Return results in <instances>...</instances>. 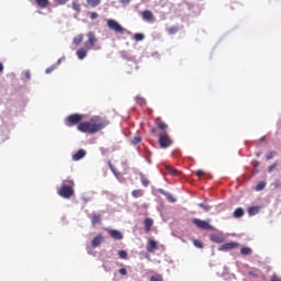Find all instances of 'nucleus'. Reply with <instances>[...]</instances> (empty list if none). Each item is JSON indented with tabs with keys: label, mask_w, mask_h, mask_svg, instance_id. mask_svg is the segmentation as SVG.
I'll return each mask as SVG.
<instances>
[{
	"label": "nucleus",
	"mask_w": 281,
	"mask_h": 281,
	"mask_svg": "<svg viewBox=\"0 0 281 281\" xmlns=\"http://www.w3.org/2000/svg\"><path fill=\"white\" fill-rule=\"evenodd\" d=\"M149 281H164V276L161 274H154L149 278Z\"/></svg>",
	"instance_id": "31"
},
{
	"label": "nucleus",
	"mask_w": 281,
	"mask_h": 281,
	"mask_svg": "<svg viewBox=\"0 0 281 281\" xmlns=\"http://www.w3.org/2000/svg\"><path fill=\"white\" fill-rule=\"evenodd\" d=\"M35 3L42 8L45 9L47 5H49V0H35Z\"/></svg>",
	"instance_id": "23"
},
{
	"label": "nucleus",
	"mask_w": 281,
	"mask_h": 281,
	"mask_svg": "<svg viewBox=\"0 0 281 281\" xmlns=\"http://www.w3.org/2000/svg\"><path fill=\"white\" fill-rule=\"evenodd\" d=\"M196 177H203V175H205V172L203 170H198L195 172Z\"/></svg>",
	"instance_id": "46"
},
{
	"label": "nucleus",
	"mask_w": 281,
	"mask_h": 281,
	"mask_svg": "<svg viewBox=\"0 0 281 281\" xmlns=\"http://www.w3.org/2000/svg\"><path fill=\"white\" fill-rule=\"evenodd\" d=\"M82 41H85V36H82V35H78V36L74 37V40H72L75 45H80V43H82Z\"/></svg>",
	"instance_id": "28"
},
{
	"label": "nucleus",
	"mask_w": 281,
	"mask_h": 281,
	"mask_svg": "<svg viewBox=\"0 0 281 281\" xmlns=\"http://www.w3.org/2000/svg\"><path fill=\"white\" fill-rule=\"evenodd\" d=\"M192 243H193L194 247H196L198 249H203V241L202 240L192 239Z\"/></svg>",
	"instance_id": "30"
},
{
	"label": "nucleus",
	"mask_w": 281,
	"mask_h": 281,
	"mask_svg": "<svg viewBox=\"0 0 281 281\" xmlns=\"http://www.w3.org/2000/svg\"><path fill=\"white\" fill-rule=\"evenodd\" d=\"M278 168V161L273 162L270 167H268V172H273Z\"/></svg>",
	"instance_id": "39"
},
{
	"label": "nucleus",
	"mask_w": 281,
	"mask_h": 281,
	"mask_svg": "<svg viewBox=\"0 0 281 281\" xmlns=\"http://www.w3.org/2000/svg\"><path fill=\"white\" fill-rule=\"evenodd\" d=\"M136 102H137V104H140V106L146 105V99H144L142 97H137Z\"/></svg>",
	"instance_id": "36"
},
{
	"label": "nucleus",
	"mask_w": 281,
	"mask_h": 281,
	"mask_svg": "<svg viewBox=\"0 0 281 281\" xmlns=\"http://www.w3.org/2000/svg\"><path fill=\"white\" fill-rule=\"evenodd\" d=\"M157 249H159V243H157V240L150 238L147 241L146 245V250L148 254H155V251H157Z\"/></svg>",
	"instance_id": "8"
},
{
	"label": "nucleus",
	"mask_w": 281,
	"mask_h": 281,
	"mask_svg": "<svg viewBox=\"0 0 281 281\" xmlns=\"http://www.w3.org/2000/svg\"><path fill=\"white\" fill-rule=\"evenodd\" d=\"M160 194H164V196H166L168 199V201H170V203H177V199H175V196L166 191H164V189L159 190Z\"/></svg>",
	"instance_id": "15"
},
{
	"label": "nucleus",
	"mask_w": 281,
	"mask_h": 281,
	"mask_svg": "<svg viewBox=\"0 0 281 281\" xmlns=\"http://www.w3.org/2000/svg\"><path fill=\"white\" fill-rule=\"evenodd\" d=\"M76 183L71 179L63 180L60 189L57 191V194L63 199H71L74 196V188Z\"/></svg>",
	"instance_id": "3"
},
{
	"label": "nucleus",
	"mask_w": 281,
	"mask_h": 281,
	"mask_svg": "<svg viewBox=\"0 0 281 281\" xmlns=\"http://www.w3.org/2000/svg\"><path fill=\"white\" fill-rule=\"evenodd\" d=\"M166 170L167 172H169V175H171L172 177H177V175H179V171H177V169H175L172 166L168 165L166 166Z\"/></svg>",
	"instance_id": "24"
},
{
	"label": "nucleus",
	"mask_w": 281,
	"mask_h": 281,
	"mask_svg": "<svg viewBox=\"0 0 281 281\" xmlns=\"http://www.w3.org/2000/svg\"><path fill=\"white\" fill-rule=\"evenodd\" d=\"M179 30H180L179 26H171V27L167 29V32H168V34H170L172 36L175 34H177V32H179Z\"/></svg>",
	"instance_id": "27"
},
{
	"label": "nucleus",
	"mask_w": 281,
	"mask_h": 281,
	"mask_svg": "<svg viewBox=\"0 0 281 281\" xmlns=\"http://www.w3.org/2000/svg\"><path fill=\"white\" fill-rule=\"evenodd\" d=\"M108 166L111 170V172H113L114 177L120 178V171H117V169H115V166H113V162H111V160L108 161Z\"/></svg>",
	"instance_id": "20"
},
{
	"label": "nucleus",
	"mask_w": 281,
	"mask_h": 281,
	"mask_svg": "<svg viewBox=\"0 0 281 281\" xmlns=\"http://www.w3.org/2000/svg\"><path fill=\"white\" fill-rule=\"evenodd\" d=\"M132 0H120V3H122L123 5H128V3H131Z\"/></svg>",
	"instance_id": "45"
},
{
	"label": "nucleus",
	"mask_w": 281,
	"mask_h": 281,
	"mask_svg": "<svg viewBox=\"0 0 281 281\" xmlns=\"http://www.w3.org/2000/svg\"><path fill=\"white\" fill-rule=\"evenodd\" d=\"M7 139H8V136H4V137L0 138V144L5 142Z\"/></svg>",
	"instance_id": "48"
},
{
	"label": "nucleus",
	"mask_w": 281,
	"mask_h": 281,
	"mask_svg": "<svg viewBox=\"0 0 281 281\" xmlns=\"http://www.w3.org/2000/svg\"><path fill=\"white\" fill-rule=\"evenodd\" d=\"M134 40L135 41H144V34H142V33L134 34Z\"/></svg>",
	"instance_id": "38"
},
{
	"label": "nucleus",
	"mask_w": 281,
	"mask_h": 281,
	"mask_svg": "<svg viewBox=\"0 0 281 281\" xmlns=\"http://www.w3.org/2000/svg\"><path fill=\"white\" fill-rule=\"evenodd\" d=\"M198 205H199V207L204 210V212H210V210H212V206H210L209 204H205V203H199Z\"/></svg>",
	"instance_id": "32"
},
{
	"label": "nucleus",
	"mask_w": 281,
	"mask_h": 281,
	"mask_svg": "<svg viewBox=\"0 0 281 281\" xmlns=\"http://www.w3.org/2000/svg\"><path fill=\"white\" fill-rule=\"evenodd\" d=\"M193 225H195V227H198L199 229H205L209 232H214V226H212L210 224V222L205 221V220H201V218H193L192 220Z\"/></svg>",
	"instance_id": "4"
},
{
	"label": "nucleus",
	"mask_w": 281,
	"mask_h": 281,
	"mask_svg": "<svg viewBox=\"0 0 281 281\" xmlns=\"http://www.w3.org/2000/svg\"><path fill=\"white\" fill-rule=\"evenodd\" d=\"M109 126V121L102 119L101 116H92L89 121L81 122L77 130L80 133H88L89 135H93L95 133H100L103 128Z\"/></svg>",
	"instance_id": "1"
},
{
	"label": "nucleus",
	"mask_w": 281,
	"mask_h": 281,
	"mask_svg": "<svg viewBox=\"0 0 281 281\" xmlns=\"http://www.w3.org/2000/svg\"><path fill=\"white\" fill-rule=\"evenodd\" d=\"M119 257H120L122 260H126V258H128V252H126V250H120V251H119Z\"/></svg>",
	"instance_id": "34"
},
{
	"label": "nucleus",
	"mask_w": 281,
	"mask_h": 281,
	"mask_svg": "<svg viewBox=\"0 0 281 281\" xmlns=\"http://www.w3.org/2000/svg\"><path fill=\"white\" fill-rule=\"evenodd\" d=\"M102 243H104V236H102V234H99L92 239L91 245L93 248H95L99 245H102Z\"/></svg>",
	"instance_id": "13"
},
{
	"label": "nucleus",
	"mask_w": 281,
	"mask_h": 281,
	"mask_svg": "<svg viewBox=\"0 0 281 281\" xmlns=\"http://www.w3.org/2000/svg\"><path fill=\"white\" fill-rule=\"evenodd\" d=\"M236 247H238V243L231 241V243H226V244L220 246L218 251H229L232 249H236Z\"/></svg>",
	"instance_id": "9"
},
{
	"label": "nucleus",
	"mask_w": 281,
	"mask_h": 281,
	"mask_svg": "<svg viewBox=\"0 0 281 281\" xmlns=\"http://www.w3.org/2000/svg\"><path fill=\"white\" fill-rule=\"evenodd\" d=\"M102 0H87L88 5H90V8H98V5H100Z\"/></svg>",
	"instance_id": "25"
},
{
	"label": "nucleus",
	"mask_w": 281,
	"mask_h": 281,
	"mask_svg": "<svg viewBox=\"0 0 281 281\" xmlns=\"http://www.w3.org/2000/svg\"><path fill=\"white\" fill-rule=\"evenodd\" d=\"M90 19H92V20H93V19H98V13L92 12L91 15H90Z\"/></svg>",
	"instance_id": "47"
},
{
	"label": "nucleus",
	"mask_w": 281,
	"mask_h": 281,
	"mask_svg": "<svg viewBox=\"0 0 281 281\" xmlns=\"http://www.w3.org/2000/svg\"><path fill=\"white\" fill-rule=\"evenodd\" d=\"M153 225H155V221H153V218L146 217L144 220V227H145L146 234L153 231Z\"/></svg>",
	"instance_id": "11"
},
{
	"label": "nucleus",
	"mask_w": 281,
	"mask_h": 281,
	"mask_svg": "<svg viewBox=\"0 0 281 281\" xmlns=\"http://www.w3.org/2000/svg\"><path fill=\"white\" fill-rule=\"evenodd\" d=\"M24 77L26 78V80H30L32 78V75H31L30 70H26L24 72Z\"/></svg>",
	"instance_id": "44"
},
{
	"label": "nucleus",
	"mask_w": 281,
	"mask_h": 281,
	"mask_svg": "<svg viewBox=\"0 0 281 281\" xmlns=\"http://www.w3.org/2000/svg\"><path fill=\"white\" fill-rule=\"evenodd\" d=\"M57 5H65L69 0H54Z\"/></svg>",
	"instance_id": "41"
},
{
	"label": "nucleus",
	"mask_w": 281,
	"mask_h": 281,
	"mask_svg": "<svg viewBox=\"0 0 281 281\" xmlns=\"http://www.w3.org/2000/svg\"><path fill=\"white\" fill-rule=\"evenodd\" d=\"M106 25L109 30H112V32H115L116 34H125L126 29L120 25V23L113 19H110L106 21Z\"/></svg>",
	"instance_id": "6"
},
{
	"label": "nucleus",
	"mask_w": 281,
	"mask_h": 281,
	"mask_svg": "<svg viewBox=\"0 0 281 281\" xmlns=\"http://www.w3.org/2000/svg\"><path fill=\"white\" fill-rule=\"evenodd\" d=\"M240 254H243V256H249V254H251V248L249 247H243L240 249Z\"/></svg>",
	"instance_id": "33"
},
{
	"label": "nucleus",
	"mask_w": 281,
	"mask_h": 281,
	"mask_svg": "<svg viewBox=\"0 0 281 281\" xmlns=\"http://www.w3.org/2000/svg\"><path fill=\"white\" fill-rule=\"evenodd\" d=\"M91 223H92V225H98V223H102V216H100V215H92Z\"/></svg>",
	"instance_id": "26"
},
{
	"label": "nucleus",
	"mask_w": 281,
	"mask_h": 281,
	"mask_svg": "<svg viewBox=\"0 0 281 281\" xmlns=\"http://www.w3.org/2000/svg\"><path fill=\"white\" fill-rule=\"evenodd\" d=\"M87 157V151L85 149H79L75 155H72L74 161H80V159H85Z\"/></svg>",
	"instance_id": "12"
},
{
	"label": "nucleus",
	"mask_w": 281,
	"mask_h": 281,
	"mask_svg": "<svg viewBox=\"0 0 281 281\" xmlns=\"http://www.w3.org/2000/svg\"><path fill=\"white\" fill-rule=\"evenodd\" d=\"M140 177V183L142 186H144V188H148V186H150V181L148 180V178L146 177V175L144 173H139Z\"/></svg>",
	"instance_id": "17"
},
{
	"label": "nucleus",
	"mask_w": 281,
	"mask_h": 281,
	"mask_svg": "<svg viewBox=\"0 0 281 281\" xmlns=\"http://www.w3.org/2000/svg\"><path fill=\"white\" fill-rule=\"evenodd\" d=\"M54 69H56V66H49L46 70L45 74H52V71H54Z\"/></svg>",
	"instance_id": "42"
},
{
	"label": "nucleus",
	"mask_w": 281,
	"mask_h": 281,
	"mask_svg": "<svg viewBox=\"0 0 281 281\" xmlns=\"http://www.w3.org/2000/svg\"><path fill=\"white\" fill-rule=\"evenodd\" d=\"M260 212V206H250L248 207V214L249 216H256Z\"/></svg>",
	"instance_id": "22"
},
{
	"label": "nucleus",
	"mask_w": 281,
	"mask_h": 281,
	"mask_svg": "<svg viewBox=\"0 0 281 281\" xmlns=\"http://www.w3.org/2000/svg\"><path fill=\"white\" fill-rule=\"evenodd\" d=\"M210 239L212 240V243H217L218 245H221V243H225V238H223V235L212 234L210 236Z\"/></svg>",
	"instance_id": "14"
},
{
	"label": "nucleus",
	"mask_w": 281,
	"mask_h": 281,
	"mask_svg": "<svg viewBox=\"0 0 281 281\" xmlns=\"http://www.w3.org/2000/svg\"><path fill=\"white\" fill-rule=\"evenodd\" d=\"M132 196H133L134 199H139V198L144 196V190H142V189H135V190H133V191H132Z\"/></svg>",
	"instance_id": "21"
},
{
	"label": "nucleus",
	"mask_w": 281,
	"mask_h": 281,
	"mask_svg": "<svg viewBox=\"0 0 281 281\" xmlns=\"http://www.w3.org/2000/svg\"><path fill=\"white\" fill-rule=\"evenodd\" d=\"M156 125L158 128H160V131H166V128H168V124H166V122L161 121L159 117L156 119Z\"/></svg>",
	"instance_id": "18"
},
{
	"label": "nucleus",
	"mask_w": 281,
	"mask_h": 281,
	"mask_svg": "<svg viewBox=\"0 0 281 281\" xmlns=\"http://www.w3.org/2000/svg\"><path fill=\"white\" fill-rule=\"evenodd\" d=\"M108 234L109 236H111V238H114L115 240H122V238H124L122 232L117 229H108Z\"/></svg>",
	"instance_id": "10"
},
{
	"label": "nucleus",
	"mask_w": 281,
	"mask_h": 281,
	"mask_svg": "<svg viewBox=\"0 0 281 281\" xmlns=\"http://www.w3.org/2000/svg\"><path fill=\"white\" fill-rule=\"evenodd\" d=\"M266 187H267V183H266L265 181H261V182H259V183L257 184L256 190H257V192H260V191H262V189L266 188Z\"/></svg>",
	"instance_id": "35"
},
{
	"label": "nucleus",
	"mask_w": 281,
	"mask_h": 281,
	"mask_svg": "<svg viewBox=\"0 0 281 281\" xmlns=\"http://www.w3.org/2000/svg\"><path fill=\"white\" fill-rule=\"evenodd\" d=\"M158 143L160 148H170L173 144L172 138L167 133L159 135Z\"/></svg>",
	"instance_id": "7"
},
{
	"label": "nucleus",
	"mask_w": 281,
	"mask_h": 281,
	"mask_svg": "<svg viewBox=\"0 0 281 281\" xmlns=\"http://www.w3.org/2000/svg\"><path fill=\"white\" fill-rule=\"evenodd\" d=\"M274 155H276V151H269L267 155H266V159H273V157H274Z\"/></svg>",
	"instance_id": "40"
},
{
	"label": "nucleus",
	"mask_w": 281,
	"mask_h": 281,
	"mask_svg": "<svg viewBox=\"0 0 281 281\" xmlns=\"http://www.w3.org/2000/svg\"><path fill=\"white\" fill-rule=\"evenodd\" d=\"M2 71H3V64L0 63V74H2Z\"/></svg>",
	"instance_id": "49"
},
{
	"label": "nucleus",
	"mask_w": 281,
	"mask_h": 281,
	"mask_svg": "<svg viewBox=\"0 0 281 281\" xmlns=\"http://www.w3.org/2000/svg\"><path fill=\"white\" fill-rule=\"evenodd\" d=\"M119 273H121V276H127L128 272L126 271V268H121Z\"/></svg>",
	"instance_id": "43"
},
{
	"label": "nucleus",
	"mask_w": 281,
	"mask_h": 281,
	"mask_svg": "<svg viewBox=\"0 0 281 281\" xmlns=\"http://www.w3.org/2000/svg\"><path fill=\"white\" fill-rule=\"evenodd\" d=\"M157 132V130H155V128H151V133H156Z\"/></svg>",
	"instance_id": "50"
},
{
	"label": "nucleus",
	"mask_w": 281,
	"mask_h": 281,
	"mask_svg": "<svg viewBox=\"0 0 281 281\" xmlns=\"http://www.w3.org/2000/svg\"><path fill=\"white\" fill-rule=\"evenodd\" d=\"M233 216L235 218H241V216H245V210L243 207H238L234 211Z\"/></svg>",
	"instance_id": "19"
},
{
	"label": "nucleus",
	"mask_w": 281,
	"mask_h": 281,
	"mask_svg": "<svg viewBox=\"0 0 281 281\" xmlns=\"http://www.w3.org/2000/svg\"><path fill=\"white\" fill-rule=\"evenodd\" d=\"M87 37H88V41L85 42L83 44L85 47L79 48L76 53L79 60H85L90 49H95V43H98V37H95V33L89 32Z\"/></svg>",
	"instance_id": "2"
},
{
	"label": "nucleus",
	"mask_w": 281,
	"mask_h": 281,
	"mask_svg": "<svg viewBox=\"0 0 281 281\" xmlns=\"http://www.w3.org/2000/svg\"><path fill=\"white\" fill-rule=\"evenodd\" d=\"M142 16H143L144 21H153V11L145 10L142 12Z\"/></svg>",
	"instance_id": "16"
},
{
	"label": "nucleus",
	"mask_w": 281,
	"mask_h": 281,
	"mask_svg": "<svg viewBox=\"0 0 281 281\" xmlns=\"http://www.w3.org/2000/svg\"><path fill=\"white\" fill-rule=\"evenodd\" d=\"M72 10H76V12H80V3L78 1L72 2Z\"/></svg>",
	"instance_id": "37"
},
{
	"label": "nucleus",
	"mask_w": 281,
	"mask_h": 281,
	"mask_svg": "<svg viewBox=\"0 0 281 281\" xmlns=\"http://www.w3.org/2000/svg\"><path fill=\"white\" fill-rule=\"evenodd\" d=\"M83 115L82 114H70L66 120H65V124L66 126H76V124H82V120H83Z\"/></svg>",
	"instance_id": "5"
},
{
	"label": "nucleus",
	"mask_w": 281,
	"mask_h": 281,
	"mask_svg": "<svg viewBox=\"0 0 281 281\" xmlns=\"http://www.w3.org/2000/svg\"><path fill=\"white\" fill-rule=\"evenodd\" d=\"M132 144H134L136 146V144H140L142 143V136L139 134H137L136 136H134L131 139Z\"/></svg>",
	"instance_id": "29"
}]
</instances>
